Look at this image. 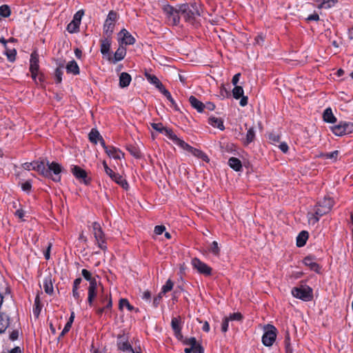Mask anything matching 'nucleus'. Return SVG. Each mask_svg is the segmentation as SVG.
<instances>
[{
    "mask_svg": "<svg viewBox=\"0 0 353 353\" xmlns=\"http://www.w3.org/2000/svg\"><path fill=\"white\" fill-rule=\"evenodd\" d=\"M181 148H182L184 150L188 151L189 152L192 153L194 157L201 159L205 162H209L210 161L208 155L205 153H204L203 151L199 149L192 147L185 142L183 143Z\"/></svg>",
    "mask_w": 353,
    "mask_h": 353,
    "instance_id": "obj_12",
    "label": "nucleus"
},
{
    "mask_svg": "<svg viewBox=\"0 0 353 353\" xmlns=\"http://www.w3.org/2000/svg\"><path fill=\"white\" fill-rule=\"evenodd\" d=\"M39 69V54L37 51H34L31 53L30 59V71L31 72L32 79L37 81V77L38 75V70Z\"/></svg>",
    "mask_w": 353,
    "mask_h": 353,
    "instance_id": "obj_10",
    "label": "nucleus"
},
{
    "mask_svg": "<svg viewBox=\"0 0 353 353\" xmlns=\"http://www.w3.org/2000/svg\"><path fill=\"white\" fill-rule=\"evenodd\" d=\"M255 44L261 46L264 42V37L262 35H258L255 37Z\"/></svg>",
    "mask_w": 353,
    "mask_h": 353,
    "instance_id": "obj_63",
    "label": "nucleus"
},
{
    "mask_svg": "<svg viewBox=\"0 0 353 353\" xmlns=\"http://www.w3.org/2000/svg\"><path fill=\"white\" fill-rule=\"evenodd\" d=\"M111 46V39L105 38L101 40V52L103 56H110V49Z\"/></svg>",
    "mask_w": 353,
    "mask_h": 353,
    "instance_id": "obj_26",
    "label": "nucleus"
},
{
    "mask_svg": "<svg viewBox=\"0 0 353 353\" xmlns=\"http://www.w3.org/2000/svg\"><path fill=\"white\" fill-rule=\"evenodd\" d=\"M215 107V105L212 102H207L205 104H204V109L206 108L210 111L214 110Z\"/></svg>",
    "mask_w": 353,
    "mask_h": 353,
    "instance_id": "obj_64",
    "label": "nucleus"
},
{
    "mask_svg": "<svg viewBox=\"0 0 353 353\" xmlns=\"http://www.w3.org/2000/svg\"><path fill=\"white\" fill-rule=\"evenodd\" d=\"M80 24L78 22L72 20V21L67 26V30L70 33H75L77 32L79 30Z\"/></svg>",
    "mask_w": 353,
    "mask_h": 353,
    "instance_id": "obj_42",
    "label": "nucleus"
},
{
    "mask_svg": "<svg viewBox=\"0 0 353 353\" xmlns=\"http://www.w3.org/2000/svg\"><path fill=\"white\" fill-rule=\"evenodd\" d=\"M63 64H61L54 71L55 81L57 83H60L62 81V76L63 74Z\"/></svg>",
    "mask_w": 353,
    "mask_h": 353,
    "instance_id": "obj_40",
    "label": "nucleus"
},
{
    "mask_svg": "<svg viewBox=\"0 0 353 353\" xmlns=\"http://www.w3.org/2000/svg\"><path fill=\"white\" fill-rule=\"evenodd\" d=\"M68 73H72L74 75L79 74V67L74 60L69 61L65 67Z\"/></svg>",
    "mask_w": 353,
    "mask_h": 353,
    "instance_id": "obj_29",
    "label": "nucleus"
},
{
    "mask_svg": "<svg viewBox=\"0 0 353 353\" xmlns=\"http://www.w3.org/2000/svg\"><path fill=\"white\" fill-rule=\"evenodd\" d=\"M34 161L31 162V163L26 162L22 165V167H23V168H24L26 170H32V167H34Z\"/></svg>",
    "mask_w": 353,
    "mask_h": 353,
    "instance_id": "obj_61",
    "label": "nucleus"
},
{
    "mask_svg": "<svg viewBox=\"0 0 353 353\" xmlns=\"http://www.w3.org/2000/svg\"><path fill=\"white\" fill-rule=\"evenodd\" d=\"M97 296V282H92L88 289V303L90 307H94V301Z\"/></svg>",
    "mask_w": 353,
    "mask_h": 353,
    "instance_id": "obj_17",
    "label": "nucleus"
},
{
    "mask_svg": "<svg viewBox=\"0 0 353 353\" xmlns=\"http://www.w3.org/2000/svg\"><path fill=\"white\" fill-rule=\"evenodd\" d=\"M323 119L325 122L329 123H334L336 121V118L334 115L330 108H327L324 110L323 113Z\"/></svg>",
    "mask_w": 353,
    "mask_h": 353,
    "instance_id": "obj_27",
    "label": "nucleus"
},
{
    "mask_svg": "<svg viewBox=\"0 0 353 353\" xmlns=\"http://www.w3.org/2000/svg\"><path fill=\"white\" fill-rule=\"evenodd\" d=\"M189 102L192 108L196 109L198 112L201 113L204 110V103L197 99L194 96L189 97Z\"/></svg>",
    "mask_w": 353,
    "mask_h": 353,
    "instance_id": "obj_25",
    "label": "nucleus"
},
{
    "mask_svg": "<svg viewBox=\"0 0 353 353\" xmlns=\"http://www.w3.org/2000/svg\"><path fill=\"white\" fill-rule=\"evenodd\" d=\"M279 148L284 153H286L289 149L288 145L285 142L281 143Z\"/></svg>",
    "mask_w": 353,
    "mask_h": 353,
    "instance_id": "obj_62",
    "label": "nucleus"
},
{
    "mask_svg": "<svg viewBox=\"0 0 353 353\" xmlns=\"http://www.w3.org/2000/svg\"><path fill=\"white\" fill-rule=\"evenodd\" d=\"M330 130L339 137L350 134L353 132V123L341 121L337 125L331 126Z\"/></svg>",
    "mask_w": 353,
    "mask_h": 353,
    "instance_id": "obj_7",
    "label": "nucleus"
},
{
    "mask_svg": "<svg viewBox=\"0 0 353 353\" xmlns=\"http://www.w3.org/2000/svg\"><path fill=\"white\" fill-rule=\"evenodd\" d=\"M92 228L95 243L101 250L105 251L108 248L107 243L101 225L98 222H94L92 223Z\"/></svg>",
    "mask_w": 353,
    "mask_h": 353,
    "instance_id": "obj_4",
    "label": "nucleus"
},
{
    "mask_svg": "<svg viewBox=\"0 0 353 353\" xmlns=\"http://www.w3.org/2000/svg\"><path fill=\"white\" fill-rule=\"evenodd\" d=\"M229 321L230 319H228V317H225L223 319L221 324V331L223 332H226L228 331L229 327Z\"/></svg>",
    "mask_w": 353,
    "mask_h": 353,
    "instance_id": "obj_52",
    "label": "nucleus"
},
{
    "mask_svg": "<svg viewBox=\"0 0 353 353\" xmlns=\"http://www.w3.org/2000/svg\"><path fill=\"white\" fill-rule=\"evenodd\" d=\"M166 98L171 103V105H172V107L175 110H179V108L176 103V102L174 101V99L172 98L170 92L166 90L165 88L161 90L160 91Z\"/></svg>",
    "mask_w": 353,
    "mask_h": 353,
    "instance_id": "obj_37",
    "label": "nucleus"
},
{
    "mask_svg": "<svg viewBox=\"0 0 353 353\" xmlns=\"http://www.w3.org/2000/svg\"><path fill=\"white\" fill-rule=\"evenodd\" d=\"M183 344L190 345V347L196 348L199 344L197 343L195 337L186 338L183 341Z\"/></svg>",
    "mask_w": 353,
    "mask_h": 353,
    "instance_id": "obj_45",
    "label": "nucleus"
},
{
    "mask_svg": "<svg viewBox=\"0 0 353 353\" xmlns=\"http://www.w3.org/2000/svg\"><path fill=\"white\" fill-rule=\"evenodd\" d=\"M107 175L116 183L119 185L125 190H128L129 185L127 181L123 178L119 173L114 172L111 170V174H107Z\"/></svg>",
    "mask_w": 353,
    "mask_h": 353,
    "instance_id": "obj_18",
    "label": "nucleus"
},
{
    "mask_svg": "<svg viewBox=\"0 0 353 353\" xmlns=\"http://www.w3.org/2000/svg\"><path fill=\"white\" fill-rule=\"evenodd\" d=\"M9 325L8 315L0 313V334L3 332Z\"/></svg>",
    "mask_w": 353,
    "mask_h": 353,
    "instance_id": "obj_34",
    "label": "nucleus"
},
{
    "mask_svg": "<svg viewBox=\"0 0 353 353\" xmlns=\"http://www.w3.org/2000/svg\"><path fill=\"white\" fill-rule=\"evenodd\" d=\"M117 345L118 349L123 352L132 350V345L129 343L128 336L125 334H120L118 336Z\"/></svg>",
    "mask_w": 353,
    "mask_h": 353,
    "instance_id": "obj_13",
    "label": "nucleus"
},
{
    "mask_svg": "<svg viewBox=\"0 0 353 353\" xmlns=\"http://www.w3.org/2000/svg\"><path fill=\"white\" fill-rule=\"evenodd\" d=\"M83 14V11H78L73 17V19L74 21L78 22V23H81V20L82 18V16Z\"/></svg>",
    "mask_w": 353,
    "mask_h": 353,
    "instance_id": "obj_57",
    "label": "nucleus"
},
{
    "mask_svg": "<svg viewBox=\"0 0 353 353\" xmlns=\"http://www.w3.org/2000/svg\"><path fill=\"white\" fill-rule=\"evenodd\" d=\"M106 154L114 159H121L124 157V154L118 148L114 146H109L106 150Z\"/></svg>",
    "mask_w": 353,
    "mask_h": 353,
    "instance_id": "obj_23",
    "label": "nucleus"
},
{
    "mask_svg": "<svg viewBox=\"0 0 353 353\" xmlns=\"http://www.w3.org/2000/svg\"><path fill=\"white\" fill-rule=\"evenodd\" d=\"M339 154V152L338 150H334L332 152L321 153L319 154V157L323 159H331L333 162H334L336 161Z\"/></svg>",
    "mask_w": 353,
    "mask_h": 353,
    "instance_id": "obj_35",
    "label": "nucleus"
},
{
    "mask_svg": "<svg viewBox=\"0 0 353 353\" xmlns=\"http://www.w3.org/2000/svg\"><path fill=\"white\" fill-rule=\"evenodd\" d=\"M171 326L175 336L179 340H182L183 336L181 333V322L179 317H174L171 321Z\"/></svg>",
    "mask_w": 353,
    "mask_h": 353,
    "instance_id": "obj_16",
    "label": "nucleus"
},
{
    "mask_svg": "<svg viewBox=\"0 0 353 353\" xmlns=\"http://www.w3.org/2000/svg\"><path fill=\"white\" fill-rule=\"evenodd\" d=\"M81 274H82L83 276L84 277V279L85 280H87L88 281H89V285H90L91 283H92V282H97V279L95 278L92 277V274L88 270H87L85 269H83L81 271Z\"/></svg>",
    "mask_w": 353,
    "mask_h": 353,
    "instance_id": "obj_46",
    "label": "nucleus"
},
{
    "mask_svg": "<svg viewBox=\"0 0 353 353\" xmlns=\"http://www.w3.org/2000/svg\"><path fill=\"white\" fill-rule=\"evenodd\" d=\"M337 0H322L319 7L320 8L328 9L334 6Z\"/></svg>",
    "mask_w": 353,
    "mask_h": 353,
    "instance_id": "obj_44",
    "label": "nucleus"
},
{
    "mask_svg": "<svg viewBox=\"0 0 353 353\" xmlns=\"http://www.w3.org/2000/svg\"><path fill=\"white\" fill-rule=\"evenodd\" d=\"M126 54V49L122 45H120L118 49L116 50L114 57L112 58L110 56L108 57V59L110 61L113 63H116L117 62L121 61L124 59Z\"/></svg>",
    "mask_w": 353,
    "mask_h": 353,
    "instance_id": "obj_20",
    "label": "nucleus"
},
{
    "mask_svg": "<svg viewBox=\"0 0 353 353\" xmlns=\"http://www.w3.org/2000/svg\"><path fill=\"white\" fill-rule=\"evenodd\" d=\"M151 126L152 127V128L154 130H155L161 133H163L165 127L163 125V124L161 123H153L151 124Z\"/></svg>",
    "mask_w": 353,
    "mask_h": 353,
    "instance_id": "obj_51",
    "label": "nucleus"
},
{
    "mask_svg": "<svg viewBox=\"0 0 353 353\" xmlns=\"http://www.w3.org/2000/svg\"><path fill=\"white\" fill-rule=\"evenodd\" d=\"M128 150L134 157L137 158L140 157L139 151L136 148L132 147L131 148H129Z\"/></svg>",
    "mask_w": 353,
    "mask_h": 353,
    "instance_id": "obj_60",
    "label": "nucleus"
},
{
    "mask_svg": "<svg viewBox=\"0 0 353 353\" xmlns=\"http://www.w3.org/2000/svg\"><path fill=\"white\" fill-rule=\"evenodd\" d=\"M132 80L131 76L127 72H122L119 77V86L125 88L128 86Z\"/></svg>",
    "mask_w": 353,
    "mask_h": 353,
    "instance_id": "obj_31",
    "label": "nucleus"
},
{
    "mask_svg": "<svg viewBox=\"0 0 353 353\" xmlns=\"http://www.w3.org/2000/svg\"><path fill=\"white\" fill-rule=\"evenodd\" d=\"M178 10L185 21L194 24L197 17L201 15L199 6L196 3H184L178 5Z\"/></svg>",
    "mask_w": 353,
    "mask_h": 353,
    "instance_id": "obj_1",
    "label": "nucleus"
},
{
    "mask_svg": "<svg viewBox=\"0 0 353 353\" xmlns=\"http://www.w3.org/2000/svg\"><path fill=\"white\" fill-rule=\"evenodd\" d=\"M118 38L122 45H132L135 42L134 37L125 29H122L119 32Z\"/></svg>",
    "mask_w": 353,
    "mask_h": 353,
    "instance_id": "obj_15",
    "label": "nucleus"
},
{
    "mask_svg": "<svg viewBox=\"0 0 353 353\" xmlns=\"http://www.w3.org/2000/svg\"><path fill=\"white\" fill-rule=\"evenodd\" d=\"M71 325L68 324L66 323V324L64 326V328L63 329L62 332H61V334H59V339H60L61 337H63L66 333H68L70 328H71Z\"/></svg>",
    "mask_w": 353,
    "mask_h": 353,
    "instance_id": "obj_59",
    "label": "nucleus"
},
{
    "mask_svg": "<svg viewBox=\"0 0 353 353\" xmlns=\"http://www.w3.org/2000/svg\"><path fill=\"white\" fill-rule=\"evenodd\" d=\"M72 296L77 301V303H80L81 301V299L80 296V294L78 291V289L72 288Z\"/></svg>",
    "mask_w": 353,
    "mask_h": 353,
    "instance_id": "obj_56",
    "label": "nucleus"
},
{
    "mask_svg": "<svg viewBox=\"0 0 353 353\" xmlns=\"http://www.w3.org/2000/svg\"><path fill=\"white\" fill-rule=\"evenodd\" d=\"M124 307H125L129 311H132L134 310V307L130 305L128 299H121L119 300V308L122 310Z\"/></svg>",
    "mask_w": 353,
    "mask_h": 353,
    "instance_id": "obj_41",
    "label": "nucleus"
},
{
    "mask_svg": "<svg viewBox=\"0 0 353 353\" xmlns=\"http://www.w3.org/2000/svg\"><path fill=\"white\" fill-rule=\"evenodd\" d=\"M71 172L76 179L82 181L85 184H88L90 179L87 176L86 172L78 165H73Z\"/></svg>",
    "mask_w": 353,
    "mask_h": 353,
    "instance_id": "obj_14",
    "label": "nucleus"
},
{
    "mask_svg": "<svg viewBox=\"0 0 353 353\" xmlns=\"http://www.w3.org/2000/svg\"><path fill=\"white\" fill-rule=\"evenodd\" d=\"M173 286H174L173 282L170 279H168L166 281L165 284L163 285V287L161 288V294H165V293L171 291L173 288Z\"/></svg>",
    "mask_w": 353,
    "mask_h": 353,
    "instance_id": "obj_48",
    "label": "nucleus"
},
{
    "mask_svg": "<svg viewBox=\"0 0 353 353\" xmlns=\"http://www.w3.org/2000/svg\"><path fill=\"white\" fill-rule=\"evenodd\" d=\"M254 138H255V130H254V128H250L247 131L246 137L244 141V143L245 145L250 144L254 140Z\"/></svg>",
    "mask_w": 353,
    "mask_h": 353,
    "instance_id": "obj_38",
    "label": "nucleus"
},
{
    "mask_svg": "<svg viewBox=\"0 0 353 353\" xmlns=\"http://www.w3.org/2000/svg\"><path fill=\"white\" fill-rule=\"evenodd\" d=\"M44 291L46 294L52 295L54 292L53 281L50 274L44 277L43 281Z\"/></svg>",
    "mask_w": 353,
    "mask_h": 353,
    "instance_id": "obj_21",
    "label": "nucleus"
},
{
    "mask_svg": "<svg viewBox=\"0 0 353 353\" xmlns=\"http://www.w3.org/2000/svg\"><path fill=\"white\" fill-rule=\"evenodd\" d=\"M193 268L200 274L209 276L212 273V268L198 258H194L191 262Z\"/></svg>",
    "mask_w": 353,
    "mask_h": 353,
    "instance_id": "obj_11",
    "label": "nucleus"
},
{
    "mask_svg": "<svg viewBox=\"0 0 353 353\" xmlns=\"http://www.w3.org/2000/svg\"><path fill=\"white\" fill-rule=\"evenodd\" d=\"M208 123L214 128H219L221 130L225 129L222 119L216 117H210L208 119Z\"/></svg>",
    "mask_w": 353,
    "mask_h": 353,
    "instance_id": "obj_28",
    "label": "nucleus"
},
{
    "mask_svg": "<svg viewBox=\"0 0 353 353\" xmlns=\"http://www.w3.org/2000/svg\"><path fill=\"white\" fill-rule=\"evenodd\" d=\"M165 230V227L164 225H157L154 228V233L157 235L161 234Z\"/></svg>",
    "mask_w": 353,
    "mask_h": 353,
    "instance_id": "obj_58",
    "label": "nucleus"
},
{
    "mask_svg": "<svg viewBox=\"0 0 353 353\" xmlns=\"http://www.w3.org/2000/svg\"><path fill=\"white\" fill-rule=\"evenodd\" d=\"M163 10L169 22L172 26H178L179 24L181 14L180 12L178 10V6L173 7L170 5H166L164 6Z\"/></svg>",
    "mask_w": 353,
    "mask_h": 353,
    "instance_id": "obj_6",
    "label": "nucleus"
},
{
    "mask_svg": "<svg viewBox=\"0 0 353 353\" xmlns=\"http://www.w3.org/2000/svg\"><path fill=\"white\" fill-rule=\"evenodd\" d=\"M292 294L294 297L304 301H309L313 297L312 289L306 285H301L292 289Z\"/></svg>",
    "mask_w": 353,
    "mask_h": 353,
    "instance_id": "obj_3",
    "label": "nucleus"
},
{
    "mask_svg": "<svg viewBox=\"0 0 353 353\" xmlns=\"http://www.w3.org/2000/svg\"><path fill=\"white\" fill-rule=\"evenodd\" d=\"M230 319V321H240L242 319V316L241 313H233L230 314L228 317Z\"/></svg>",
    "mask_w": 353,
    "mask_h": 353,
    "instance_id": "obj_55",
    "label": "nucleus"
},
{
    "mask_svg": "<svg viewBox=\"0 0 353 353\" xmlns=\"http://www.w3.org/2000/svg\"><path fill=\"white\" fill-rule=\"evenodd\" d=\"M269 139L272 143H276L279 142L280 137L276 134L271 133L269 134Z\"/></svg>",
    "mask_w": 353,
    "mask_h": 353,
    "instance_id": "obj_53",
    "label": "nucleus"
},
{
    "mask_svg": "<svg viewBox=\"0 0 353 353\" xmlns=\"http://www.w3.org/2000/svg\"><path fill=\"white\" fill-rule=\"evenodd\" d=\"M32 184L30 181H26L21 184V188L23 191L29 192L31 190Z\"/></svg>",
    "mask_w": 353,
    "mask_h": 353,
    "instance_id": "obj_54",
    "label": "nucleus"
},
{
    "mask_svg": "<svg viewBox=\"0 0 353 353\" xmlns=\"http://www.w3.org/2000/svg\"><path fill=\"white\" fill-rule=\"evenodd\" d=\"M244 91L241 86L236 85L232 90V94L234 99H239L243 95Z\"/></svg>",
    "mask_w": 353,
    "mask_h": 353,
    "instance_id": "obj_43",
    "label": "nucleus"
},
{
    "mask_svg": "<svg viewBox=\"0 0 353 353\" xmlns=\"http://www.w3.org/2000/svg\"><path fill=\"white\" fill-rule=\"evenodd\" d=\"M47 170H49L50 174L47 176V178L52 179L54 181L58 182L61 180L60 173L61 172L62 168L60 164L57 162L46 163Z\"/></svg>",
    "mask_w": 353,
    "mask_h": 353,
    "instance_id": "obj_8",
    "label": "nucleus"
},
{
    "mask_svg": "<svg viewBox=\"0 0 353 353\" xmlns=\"http://www.w3.org/2000/svg\"><path fill=\"white\" fill-rule=\"evenodd\" d=\"M105 299H107V302L103 307H105V310L107 312L108 310H111L112 307V301L110 294H105Z\"/></svg>",
    "mask_w": 353,
    "mask_h": 353,
    "instance_id": "obj_50",
    "label": "nucleus"
},
{
    "mask_svg": "<svg viewBox=\"0 0 353 353\" xmlns=\"http://www.w3.org/2000/svg\"><path fill=\"white\" fill-rule=\"evenodd\" d=\"M228 165L231 168L236 172L240 171L242 169L241 161L236 157L230 158L228 160Z\"/></svg>",
    "mask_w": 353,
    "mask_h": 353,
    "instance_id": "obj_32",
    "label": "nucleus"
},
{
    "mask_svg": "<svg viewBox=\"0 0 353 353\" xmlns=\"http://www.w3.org/2000/svg\"><path fill=\"white\" fill-rule=\"evenodd\" d=\"M32 170L38 172L44 177L50 174V171L49 170H47V165L45 164L43 161H34V165L32 167Z\"/></svg>",
    "mask_w": 353,
    "mask_h": 353,
    "instance_id": "obj_22",
    "label": "nucleus"
},
{
    "mask_svg": "<svg viewBox=\"0 0 353 353\" xmlns=\"http://www.w3.org/2000/svg\"><path fill=\"white\" fill-rule=\"evenodd\" d=\"M117 19V14L116 12L113 10L110 11L103 25V32L108 37H110L113 32Z\"/></svg>",
    "mask_w": 353,
    "mask_h": 353,
    "instance_id": "obj_9",
    "label": "nucleus"
},
{
    "mask_svg": "<svg viewBox=\"0 0 353 353\" xmlns=\"http://www.w3.org/2000/svg\"><path fill=\"white\" fill-rule=\"evenodd\" d=\"M303 263L305 265L307 266L311 270L319 273L320 272V266L319 265L316 263L314 260V259L311 256H306L303 261Z\"/></svg>",
    "mask_w": 353,
    "mask_h": 353,
    "instance_id": "obj_24",
    "label": "nucleus"
},
{
    "mask_svg": "<svg viewBox=\"0 0 353 353\" xmlns=\"http://www.w3.org/2000/svg\"><path fill=\"white\" fill-rule=\"evenodd\" d=\"M145 77H146V79H148V81L151 84H153L154 85H155V87L157 88H158L159 90V91H161V90H163L165 88L163 86V85L162 84V83L160 81V80L155 75L146 74Z\"/></svg>",
    "mask_w": 353,
    "mask_h": 353,
    "instance_id": "obj_30",
    "label": "nucleus"
},
{
    "mask_svg": "<svg viewBox=\"0 0 353 353\" xmlns=\"http://www.w3.org/2000/svg\"><path fill=\"white\" fill-rule=\"evenodd\" d=\"M5 54L7 56V58H8V59L10 61L13 62L15 60L16 54H17L16 50H14V49L8 50V49H7Z\"/></svg>",
    "mask_w": 353,
    "mask_h": 353,
    "instance_id": "obj_49",
    "label": "nucleus"
},
{
    "mask_svg": "<svg viewBox=\"0 0 353 353\" xmlns=\"http://www.w3.org/2000/svg\"><path fill=\"white\" fill-rule=\"evenodd\" d=\"M208 251L209 252L212 253L214 256H219L221 250L217 241H214L210 244L208 248Z\"/></svg>",
    "mask_w": 353,
    "mask_h": 353,
    "instance_id": "obj_39",
    "label": "nucleus"
},
{
    "mask_svg": "<svg viewBox=\"0 0 353 353\" xmlns=\"http://www.w3.org/2000/svg\"><path fill=\"white\" fill-rule=\"evenodd\" d=\"M308 239V232L306 231H301L296 237V245L299 248L305 245Z\"/></svg>",
    "mask_w": 353,
    "mask_h": 353,
    "instance_id": "obj_33",
    "label": "nucleus"
},
{
    "mask_svg": "<svg viewBox=\"0 0 353 353\" xmlns=\"http://www.w3.org/2000/svg\"><path fill=\"white\" fill-rule=\"evenodd\" d=\"M163 134H164L168 139L172 141L174 144L179 146L180 148H181L185 143V141L179 138L171 129L165 128Z\"/></svg>",
    "mask_w": 353,
    "mask_h": 353,
    "instance_id": "obj_19",
    "label": "nucleus"
},
{
    "mask_svg": "<svg viewBox=\"0 0 353 353\" xmlns=\"http://www.w3.org/2000/svg\"><path fill=\"white\" fill-rule=\"evenodd\" d=\"M334 205L333 199L330 196H325L323 200L318 202L316 206L315 214L316 221L319 220V217L328 213Z\"/></svg>",
    "mask_w": 353,
    "mask_h": 353,
    "instance_id": "obj_2",
    "label": "nucleus"
},
{
    "mask_svg": "<svg viewBox=\"0 0 353 353\" xmlns=\"http://www.w3.org/2000/svg\"><path fill=\"white\" fill-rule=\"evenodd\" d=\"M11 14V10L8 5H2L0 6V16L3 17H8Z\"/></svg>",
    "mask_w": 353,
    "mask_h": 353,
    "instance_id": "obj_47",
    "label": "nucleus"
},
{
    "mask_svg": "<svg viewBox=\"0 0 353 353\" xmlns=\"http://www.w3.org/2000/svg\"><path fill=\"white\" fill-rule=\"evenodd\" d=\"M277 335L276 328L270 324L264 327V334L262 336V343L265 346L270 347L274 343Z\"/></svg>",
    "mask_w": 353,
    "mask_h": 353,
    "instance_id": "obj_5",
    "label": "nucleus"
},
{
    "mask_svg": "<svg viewBox=\"0 0 353 353\" xmlns=\"http://www.w3.org/2000/svg\"><path fill=\"white\" fill-rule=\"evenodd\" d=\"M101 138V135L96 129H92L89 133V140L94 144H97Z\"/></svg>",
    "mask_w": 353,
    "mask_h": 353,
    "instance_id": "obj_36",
    "label": "nucleus"
}]
</instances>
